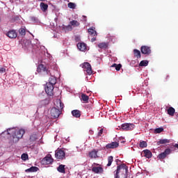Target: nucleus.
<instances>
[{"mask_svg":"<svg viewBox=\"0 0 178 178\" xmlns=\"http://www.w3.org/2000/svg\"><path fill=\"white\" fill-rule=\"evenodd\" d=\"M26 131L24 129L16 130L15 128H9L6 131L1 133L2 137H6V136H12L11 140L13 143H17L20 138H23Z\"/></svg>","mask_w":178,"mask_h":178,"instance_id":"f257e3e1","label":"nucleus"},{"mask_svg":"<svg viewBox=\"0 0 178 178\" xmlns=\"http://www.w3.org/2000/svg\"><path fill=\"white\" fill-rule=\"evenodd\" d=\"M129 168L126 164H122L117 167V170L115 171V178H127V172Z\"/></svg>","mask_w":178,"mask_h":178,"instance_id":"f03ea898","label":"nucleus"},{"mask_svg":"<svg viewBox=\"0 0 178 178\" xmlns=\"http://www.w3.org/2000/svg\"><path fill=\"white\" fill-rule=\"evenodd\" d=\"M81 66L83 69V72H86L88 76L92 74V67H91V64L86 62L81 64Z\"/></svg>","mask_w":178,"mask_h":178,"instance_id":"7ed1b4c3","label":"nucleus"},{"mask_svg":"<svg viewBox=\"0 0 178 178\" xmlns=\"http://www.w3.org/2000/svg\"><path fill=\"white\" fill-rule=\"evenodd\" d=\"M38 73H46V74L51 75V70H47V67L43 64H40L37 68Z\"/></svg>","mask_w":178,"mask_h":178,"instance_id":"20e7f679","label":"nucleus"},{"mask_svg":"<svg viewBox=\"0 0 178 178\" xmlns=\"http://www.w3.org/2000/svg\"><path fill=\"white\" fill-rule=\"evenodd\" d=\"M62 111L59 108H56V107H53L50 111V115L54 119H58Z\"/></svg>","mask_w":178,"mask_h":178,"instance_id":"39448f33","label":"nucleus"},{"mask_svg":"<svg viewBox=\"0 0 178 178\" xmlns=\"http://www.w3.org/2000/svg\"><path fill=\"white\" fill-rule=\"evenodd\" d=\"M42 165H51L54 163V159L51 154H47L45 157L41 161Z\"/></svg>","mask_w":178,"mask_h":178,"instance_id":"423d86ee","label":"nucleus"},{"mask_svg":"<svg viewBox=\"0 0 178 178\" xmlns=\"http://www.w3.org/2000/svg\"><path fill=\"white\" fill-rule=\"evenodd\" d=\"M135 127L134 124L131 123H124L121 125V130H124V131H131Z\"/></svg>","mask_w":178,"mask_h":178,"instance_id":"0eeeda50","label":"nucleus"},{"mask_svg":"<svg viewBox=\"0 0 178 178\" xmlns=\"http://www.w3.org/2000/svg\"><path fill=\"white\" fill-rule=\"evenodd\" d=\"M45 92L47 94V95L52 97V95H54V85H51V83H47Z\"/></svg>","mask_w":178,"mask_h":178,"instance_id":"6e6552de","label":"nucleus"},{"mask_svg":"<svg viewBox=\"0 0 178 178\" xmlns=\"http://www.w3.org/2000/svg\"><path fill=\"white\" fill-rule=\"evenodd\" d=\"M65 154L62 149L56 151L55 157L56 159H65Z\"/></svg>","mask_w":178,"mask_h":178,"instance_id":"1a4fd4ad","label":"nucleus"},{"mask_svg":"<svg viewBox=\"0 0 178 178\" xmlns=\"http://www.w3.org/2000/svg\"><path fill=\"white\" fill-rule=\"evenodd\" d=\"M170 152H172V150H170V149H165L163 152L158 155L157 158H159V159H165L167 155H170Z\"/></svg>","mask_w":178,"mask_h":178,"instance_id":"9d476101","label":"nucleus"},{"mask_svg":"<svg viewBox=\"0 0 178 178\" xmlns=\"http://www.w3.org/2000/svg\"><path fill=\"white\" fill-rule=\"evenodd\" d=\"M140 51L143 55H149L151 54V47L148 46H142Z\"/></svg>","mask_w":178,"mask_h":178,"instance_id":"9b49d317","label":"nucleus"},{"mask_svg":"<svg viewBox=\"0 0 178 178\" xmlns=\"http://www.w3.org/2000/svg\"><path fill=\"white\" fill-rule=\"evenodd\" d=\"M118 147H119V143L118 142H112L106 145V149H113L114 148H118Z\"/></svg>","mask_w":178,"mask_h":178,"instance_id":"f8f14e48","label":"nucleus"},{"mask_svg":"<svg viewBox=\"0 0 178 178\" xmlns=\"http://www.w3.org/2000/svg\"><path fill=\"white\" fill-rule=\"evenodd\" d=\"M38 140V136L36 133H33L30 135V137H29L30 144H33L34 143H35V140Z\"/></svg>","mask_w":178,"mask_h":178,"instance_id":"ddd939ff","label":"nucleus"},{"mask_svg":"<svg viewBox=\"0 0 178 178\" xmlns=\"http://www.w3.org/2000/svg\"><path fill=\"white\" fill-rule=\"evenodd\" d=\"M6 35L9 38H16L17 37V33L15 30H11L6 33Z\"/></svg>","mask_w":178,"mask_h":178,"instance_id":"4468645a","label":"nucleus"},{"mask_svg":"<svg viewBox=\"0 0 178 178\" xmlns=\"http://www.w3.org/2000/svg\"><path fill=\"white\" fill-rule=\"evenodd\" d=\"M47 70H50V74H51V70H58V67L56 66V63H50L47 66Z\"/></svg>","mask_w":178,"mask_h":178,"instance_id":"2eb2a0df","label":"nucleus"},{"mask_svg":"<svg viewBox=\"0 0 178 178\" xmlns=\"http://www.w3.org/2000/svg\"><path fill=\"white\" fill-rule=\"evenodd\" d=\"M56 109H63V104L60 99H56L54 102Z\"/></svg>","mask_w":178,"mask_h":178,"instance_id":"dca6fc26","label":"nucleus"},{"mask_svg":"<svg viewBox=\"0 0 178 178\" xmlns=\"http://www.w3.org/2000/svg\"><path fill=\"white\" fill-rule=\"evenodd\" d=\"M92 172H93V173H102V172H104V168H102V167H92Z\"/></svg>","mask_w":178,"mask_h":178,"instance_id":"f3484780","label":"nucleus"},{"mask_svg":"<svg viewBox=\"0 0 178 178\" xmlns=\"http://www.w3.org/2000/svg\"><path fill=\"white\" fill-rule=\"evenodd\" d=\"M77 48L79 49V51H84L87 49V45L85 43H78L77 44Z\"/></svg>","mask_w":178,"mask_h":178,"instance_id":"a211bd4d","label":"nucleus"},{"mask_svg":"<svg viewBox=\"0 0 178 178\" xmlns=\"http://www.w3.org/2000/svg\"><path fill=\"white\" fill-rule=\"evenodd\" d=\"M143 154H144V156L148 159H149V158H152V152L148 149L143 150Z\"/></svg>","mask_w":178,"mask_h":178,"instance_id":"6ab92c4d","label":"nucleus"},{"mask_svg":"<svg viewBox=\"0 0 178 178\" xmlns=\"http://www.w3.org/2000/svg\"><path fill=\"white\" fill-rule=\"evenodd\" d=\"M39 169L38 167L32 166L30 168L25 170L26 173H33L34 172H38Z\"/></svg>","mask_w":178,"mask_h":178,"instance_id":"aec40b11","label":"nucleus"},{"mask_svg":"<svg viewBox=\"0 0 178 178\" xmlns=\"http://www.w3.org/2000/svg\"><path fill=\"white\" fill-rule=\"evenodd\" d=\"M98 150L93 149L89 153V158L94 159L98 158Z\"/></svg>","mask_w":178,"mask_h":178,"instance_id":"412c9836","label":"nucleus"},{"mask_svg":"<svg viewBox=\"0 0 178 178\" xmlns=\"http://www.w3.org/2000/svg\"><path fill=\"white\" fill-rule=\"evenodd\" d=\"M81 99L84 102V104H88V100L90 99V97L88 95L83 93L81 95Z\"/></svg>","mask_w":178,"mask_h":178,"instance_id":"4be33fe9","label":"nucleus"},{"mask_svg":"<svg viewBox=\"0 0 178 178\" xmlns=\"http://www.w3.org/2000/svg\"><path fill=\"white\" fill-rule=\"evenodd\" d=\"M72 115L74 118H80L81 116V111L79 110H74L72 111Z\"/></svg>","mask_w":178,"mask_h":178,"instance_id":"5701e85b","label":"nucleus"},{"mask_svg":"<svg viewBox=\"0 0 178 178\" xmlns=\"http://www.w3.org/2000/svg\"><path fill=\"white\" fill-rule=\"evenodd\" d=\"M40 9L42 10V12H47L48 10V4L41 2L40 4Z\"/></svg>","mask_w":178,"mask_h":178,"instance_id":"b1692460","label":"nucleus"},{"mask_svg":"<svg viewBox=\"0 0 178 178\" xmlns=\"http://www.w3.org/2000/svg\"><path fill=\"white\" fill-rule=\"evenodd\" d=\"M47 84H51V86H55L56 84V77L51 76L49 79V83Z\"/></svg>","mask_w":178,"mask_h":178,"instance_id":"393cba45","label":"nucleus"},{"mask_svg":"<svg viewBox=\"0 0 178 178\" xmlns=\"http://www.w3.org/2000/svg\"><path fill=\"white\" fill-rule=\"evenodd\" d=\"M57 170L58 172H59V173H66L65 169V165L60 164L59 165V166L57 168Z\"/></svg>","mask_w":178,"mask_h":178,"instance_id":"a878e982","label":"nucleus"},{"mask_svg":"<svg viewBox=\"0 0 178 178\" xmlns=\"http://www.w3.org/2000/svg\"><path fill=\"white\" fill-rule=\"evenodd\" d=\"M62 30L65 31V33L66 31H72V30H73V26H72V25L70 24L67 26H63Z\"/></svg>","mask_w":178,"mask_h":178,"instance_id":"bb28decb","label":"nucleus"},{"mask_svg":"<svg viewBox=\"0 0 178 178\" xmlns=\"http://www.w3.org/2000/svg\"><path fill=\"white\" fill-rule=\"evenodd\" d=\"M168 115L170 116H175V112H176V110H175V108L173 107H169V108L167 110Z\"/></svg>","mask_w":178,"mask_h":178,"instance_id":"cd10ccee","label":"nucleus"},{"mask_svg":"<svg viewBox=\"0 0 178 178\" xmlns=\"http://www.w3.org/2000/svg\"><path fill=\"white\" fill-rule=\"evenodd\" d=\"M134 55L136 58H137V59H140V58H141V52L137 49L134 50Z\"/></svg>","mask_w":178,"mask_h":178,"instance_id":"c85d7f7f","label":"nucleus"},{"mask_svg":"<svg viewBox=\"0 0 178 178\" xmlns=\"http://www.w3.org/2000/svg\"><path fill=\"white\" fill-rule=\"evenodd\" d=\"M90 35H92V37H97V31L95 30H94V29L92 28H90L88 30Z\"/></svg>","mask_w":178,"mask_h":178,"instance_id":"c756f323","label":"nucleus"},{"mask_svg":"<svg viewBox=\"0 0 178 178\" xmlns=\"http://www.w3.org/2000/svg\"><path fill=\"white\" fill-rule=\"evenodd\" d=\"M70 24L72 26V27H79L80 26V22L77 20H72L70 22Z\"/></svg>","mask_w":178,"mask_h":178,"instance_id":"7c9ffc66","label":"nucleus"},{"mask_svg":"<svg viewBox=\"0 0 178 178\" xmlns=\"http://www.w3.org/2000/svg\"><path fill=\"white\" fill-rule=\"evenodd\" d=\"M98 47L100 48V49H106L108 48V43L106 42H102L98 44Z\"/></svg>","mask_w":178,"mask_h":178,"instance_id":"2f4dec72","label":"nucleus"},{"mask_svg":"<svg viewBox=\"0 0 178 178\" xmlns=\"http://www.w3.org/2000/svg\"><path fill=\"white\" fill-rule=\"evenodd\" d=\"M168 143H170V140L168 139H161L157 142V145H161V144H168Z\"/></svg>","mask_w":178,"mask_h":178,"instance_id":"473e14b6","label":"nucleus"},{"mask_svg":"<svg viewBox=\"0 0 178 178\" xmlns=\"http://www.w3.org/2000/svg\"><path fill=\"white\" fill-rule=\"evenodd\" d=\"M147 146H148V144L147 143L146 141L140 140L139 143L140 148H147Z\"/></svg>","mask_w":178,"mask_h":178,"instance_id":"72a5a7b5","label":"nucleus"},{"mask_svg":"<svg viewBox=\"0 0 178 178\" xmlns=\"http://www.w3.org/2000/svg\"><path fill=\"white\" fill-rule=\"evenodd\" d=\"M111 67H115V70H117V72H119V70H120V69L122 68V64L114 63L111 65Z\"/></svg>","mask_w":178,"mask_h":178,"instance_id":"f704fd0d","label":"nucleus"},{"mask_svg":"<svg viewBox=\"0 0 178 178\" xmlns=\"http://www.w3.org/2000/svg\"><path fill=\"white\" fill-rule=\"evenodd\" d=\"M112 162H113V156H110L108 157V163L106 166L109 167L111 165H112Z\"/></svg>","mask_w":178,"mask_h":178,"instance_id":"c9c22d12","label":"nucleus"},{"mask_svg":"<svg viewBox=\"0 0 178 178\" xmlns=\"http://www.w3.org/2000/svg\"><path fill=\"white\" fill-rule=\"evenodd\" d=\"M67 7L70 8V9H76V3L70 2L67 4Z\"/></svg>","mask_w":178,"mask_h":178,"instance_id":"e433bc0d","label":"nucleus"},{"mask_svg":"<svg viewBox=\"0 0 178 178\" xmlns=\"http://www.w3.org/2000/svg\"><path fill=\"white\" fill-rule=\"evenodd\" d=\"M30 20L32 23H38V18L37 17H30Z\"/></svg>","mask_w":178,"mask_h":178,"instance_id":"4c0bfd02","label":"nucleus"},{"mask_svg":"<svg viewBox=\"0 0 178 178\" xmlns=\"http://www.w3.org/2000/svg\"><path fill=\"white\" fill-rule=\"evenodd\" d=\"M21 159H22V161H27V159H29V154L26 153L22 154L21 156Z\"/></svg>","mask_w":178,"mask_h":178,"instance_id":"58836bf2","label":"nucleus"},{"mask_svg":"<svg viewBox=\"0 0 178 178\" xmlns=\"http://www.w3.org/2000/svg\"><path fill=\"white\" fill-rule=\"evenodd\" d=\"M19 33L20 35H26V29L21 28L19 29Z\"/></svg>","mask_w":178,"mask_h":178,"instance_id":"ea45409f","label":"nucleus"},{"mask_svg":"<svg viewBox=\"0 0 178 178\" xmlns=\"http://www.w3.org/2000/svg\"><path fill=\"white\" fill-rule=\"evenodd\" d=\"M162 131H163V128L162 127H159L154 129L155 134H159V133H162Z\"/></svg>","mask_w":178,"mask_h":178,"instance_id":"a19ab883","label":"nucleus"},{"mask_svg":"<svg viewBox=\"0 0 178 178\" xmlns=\"http://www.w3.org/2000/svg\"><path fill=\"white\" fill-rule=\"evenodd\" d=\"M139 66H148V60L140 61Z\"/></svg>","mask_w":178,"mask_h":178,"instance_id":"79ce46f5","label":"nucleus"},{"mask_svg":"<svg viewBox=\"0 0 178 178\" xmlns=\"http://www.w3.org/2000/svg\"><path fill=\"white\" fill-rule=\"evenodd\" d=\"M103 134H104V129H101L100 130H99L97 138H99V137H101Z\"/></svg>","mask_w":178,"mask_h":178,"instance_id":"37998d69","label":"nucleus"},{"mask_svg":"<svg viewBox=\"0 0 178 178\" xmlns=\"http://www.w3.org/2000/svg\"><path fill=\"white\" fill-rule=\"evenodd\" d=\"M30 45H31V44L29 42H24L22 44V47H24V48H29V47H30Z\"/></svg>","mask_w":178,"mask_h":178,"instance_id":"c03bdc74","label":"nucleus"},{"mask_svg":"<svg viewBox=\"0 0 178 178\" xmlns=\"http://www.w3.org/2000/svg\"><path fill=\"white\" fill-rule=\"evenodd\" d=\"M6 72V68L1 67L0 68V73H5Z\"/></svg>","mask_w":178,"mask_h":178,"instance_id":"a18cd8bd","label":"nucleus"},{"mask_svg":"<svg viewBox=\"0 0 178 178\" xmlns=\"http://www.w3.org/2000/svg\"><path fill=\"white\" fill-rule=\"evenodd\" d=\"M96 40H97V38H92L91 39V42H94V41H96Z\"/></svg>","mask_w":178,"mask_h":178,"instance_id":"49530a36","label":"nucleus"},{"mask_svg":"<svg viewBox=\"0 0 178 178\" xmlns=\"http://www.w3.org/2000/svg\"><path fill=\"white\" fill-rule=\"evenodd\" d=\"M89 131H90V134H94V131L90 130Z\"/></svg>","mask_w":178,"mask_h":178,"instance_id":"de8ad7c7","label":"nucleus"},{"mask_svg":"<svg viewBox=\"0 0 178 178\" xmlns=\"http://www.w3.org/2000/svg\"><path fill=\"white\" fill-rule=\"evenodd\" d=\"M174 147H175V148H177V149H178V144L176 143V144L174 145Z\"/></svg>","mask_w":178,"mask_h":178,"instance_id":"09e8293b","label":"nucleus"},{"mask_svg":"<svg viewBox=\"0 0 178 178\" xmlns=\"http://www.w3.org/2000/svg\"><path fill=\"white\" fill-rule=\"evenodd\" d=\"M168 79H169V75H167V76H165V80L166 81V80H168Z\"/></svg>","mask_w":178,"mask_h":178,"instance_id":"8fccbe9b","label":"nucleus"},{"mask_svg":"<svg viewBox=\"0 0 178 178\" xmlns=\"http://www.w3.org/2000/svg\"><path fill=\"white\" fill-rule=\"evenodd\" d=\"M38 1H40L41 2H45V1H47V0H38Z\"/></svg>","mask_w":178,"mask_h":178,"instance_id":"3c124183","label":"nucleus"},{"mask_svg":"<svg viewBox=\"0 0 178 178\" xmlns=\"http://www.w3.org/2000/svg\"><path fill=\"white\" fill-rule=\"evenodd\" d=\"M83 17H86V16H83Z\"/></svg>","mask_w":178,"mask_h":178,"instance_id":"603ef678","label":"nucleus"}]
</instances>
